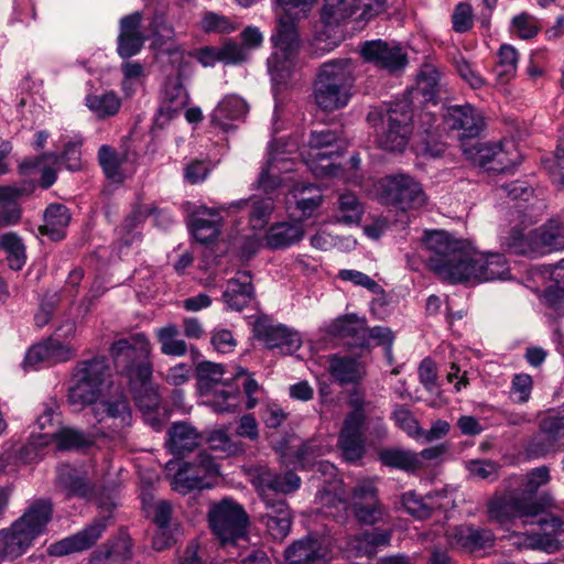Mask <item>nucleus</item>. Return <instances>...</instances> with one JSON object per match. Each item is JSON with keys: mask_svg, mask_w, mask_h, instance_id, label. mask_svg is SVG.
<instances>
[{"mask_svg": "<svg viewBox=\"0 0 564 564\" xmlns=\"http://www.w3.org/2000/svg\"><path fill=\"white\" fill-rule=\"evenodd\" d=\"M423 241L431 252L430 269L451 283L503 280L510 273L503 254L475 252L466 240L456 239L444 230L426 231Z\"/></svg>", "mask_w": 564, "mask_h": 564, "instance_id": "f257e3e1", "label": "nucleus"}, {"mask_svg": "<svg viewBox=\"0 0 564 564\" xmlns=\"http://www.w3.org/2000/svg\"><path fill=\"white\" fill-rule=\"evenodd\" d=\"M150 351V341L144 334L118 339L109 348L118 373L127 379L133 400L142 411H153L161 402L158 391L151 386L153 366Z\"/></svg>", "mask_w": 564, "mask_h": 564, "instance_id": "f03ea898", "label": "nucleus"}, {"mask_svg": "<svg viewBox=\"0 0 564 564\" xmlns=\"http://www.w3.org/2000/svg\"><path fill=\"white\" fill-rule=\"evenodd\" d=\"M317 1L276 0L284 15L271 36L274 51L268 58V69L274 80L285 82L291 76L300 46L296 21L306 18Z\"/></svg>", "mask_w": 564, "mask_h": 564, "instance_id": "7ed1b4c3", "label": "nucleus"}, {"mask_svg": "<svg viewBox=\"0 0 564 564\" xmlns=\"http://www.w3.org/2000/svg\"><path fill=\"white\" fill-rule=\"evenodd\" d=\"M246 373L241 367L204 360L196 366L197 388L202 394L213 392L209 403L216 412H235L242 399L238 380Z\"/></svg>", "mask_w": 564, "mask_h": 564, "instance_id": "20e7f679", "label": "nucleus"}, {"mask_svg": "<svg viewBox=\"0 0 564 564\" xmlns=\"http://www.w3.org/2000/svg\"><path fill=\"white\" fill-rule=\"evenodd\" d=\"M52 511L50 500H34L9 529L0 531V557L14 560L24 554L34 539L44 532Z\"/></svg>", "mask_w": 564, "mask_h": 564, "instance_id": "39448f33", "label": "nucleus"}, {"mask_svg": "<svg viewBox=\"0 0 564 564\" xmlns=\"http://www.w3.org/2000/svg\"><path fill=\"white\" fill-rule=\"evenodd\" d=\"M352 64L347 58L323 63L313 82V98L323 111H334L348 105L354 86Z\"/></svg>", "mask_w": 564, "mask_h": 564, "instance_id": "423d86ee", "label": "nucleus"}, {"mask_svg": "<svg viewBox=\"0 0 564 564\" xmlns=\"http://www.w3.org/2000/svg\"><path fill=\"white\" fill-rule=\"evenodd\" d=\"M208 521L221 549L228 553V560L240 556L238 549L247 542L246 530L249 523L243 508L232 500L225 499L210 508Z\"/></svg>", "mask_w": 564, "mask_h": 564, "instance_id": "0eeeda50", "label": "nucleus"}, {"mask_svg": "<svg viewBox=\"0 0 564 564\" xmlns=\"http://www.w3.org/2000/svg\"><path fill=\"white\" fill-rule=\"evenodd\" d=\"M381 203L401 210L419 209L426 204L427 196L422 184L406 173H393L378 182Z\"/></svg>", "mask_w": 564, "mask_h": 564, "instance_id": "6e6552de", "label": "nucleus"}, {"mask_svg": "<svg viewBox=\"0 0 564 564\" xmlns=\"http://www.w3.org/2000/svg\"><path fill=\"white\" fill-rule=\"evenodd\" d=\"M488 517L491 521L502 527H508L516 519L522 520L524 524L532 523L543 512V501L538 498L523 497L518 492H508L495 496L487 505Z\"/></svg>", "mask_w": 564, "mask_h": 564, "instance_id": "1a4fd4ad", "label": "nucleus"}, {"mask_svg": "<svg viewBox=\"0 0 564 564\" xmlns=\"http://www.w3.org/2000/svg\"><path fill=\"white\" fill-rule=\"evenodd\" d=\"M98 431L106 437H121L132 425V410L123 391L101 398L93 406Z\"/></svg>", "mask_w": 564, "mask_h": 564, "instance_id": "9d476101", "label": "nucleus"}, {"mask_svg": "<svg viewBox=\"0 0 564 564\" xmlns=\"http://www.w3.org/2000/svg\"><path fill=\"white\" fill-rule=\"evenodd\" d=\"M387 128L379 137V145L390 152H402L412 133L413 113L406 100L398 101L387 109Z\"/></svg>", "mask_w": 564, "mask_h": 564, "instance_id": "9b49d317", "label": "nucleus"}, {"mask_svg": "<svg viewBox=\"0 0 564 564\" xmlns=\"http://www.w3.org/2000/svg\"><path fill=\"white\" fill-rule=\"evenodd\" d=\"M219 467L206 452H200L192 462H183L173 478V489L182 495L192 490L209 488V477L217 476Z\"/></svg>", "mask_w": 564, "mask_h": 564, "instance_id": "f8f14e48", "label": "nucleus"}, {"mask_svg": "<svg viewBox=\"0 0 564 564\" xmlns=\"http://www.w3.org/2000/svg\"><path fill=\"white\" fill-rule=\"evenodd\" d=\"M250 476L264 505L265 499H278L275 496L292 494L301 486V478L292 470L276 473L267 466H257Z\"/></svg>", "mask_w": 564, "mask_h": 564, "instance_id": "ddd939ff", "label": "nucleus"}, {"mask_svg": "<svg viewBox=\"0 0 564 564\" xmlns=\"http://www.w3.org/2000/svg\"><path fill=\"white\" fill-rule=\"evenodd\" d=\"M360 55L367 63L390 74L403 69L408 64L406 53L394 41L388 42L381 39L365 41L360 45Z\"/></svg>", "mask_w": 564, "mask_h": 564, "instance_id": "4468645a", "label": "nucleus"}, {"mask_svg": "<svg viewBox=\"0 0 564 564\" xmlns=\"http://www.w3.org/2000/svg\"><path fill=\"white\" fill-rule=\"evenodd\" d=\"M386 9V0H325L322 9V20L325 24H339L357 11L359 19L370 20Z\"/></svg>", "mask_w": 564, "mask_h": 564, "instance_id": "2eb2a0df", "label": "nucleus"}, {"mask_svg": "<svg viewBox=\"0 0 564 564\" xmlns=\"http://www.w3.org/2000/svg\"><path fill=\"white\" fill-rule=\"evenodd\" d=\"M253 336L269 349L279 348L282 354L291 355L301 347L296 332L282 324H274L269 317L261 316L253 323Z\"/></svg>", "mask_w": 564, "mask_h": 564, "instance_id": "dca6fc26", "label": "nucleus"}, {"mask_svg": "<svg viewBox=\"0 0 564 564\" xmlns=\"http://www.w3.org/2000/svg\"><path fill=\"white\" fill-rule=\"evenodd\" d=\"M111 520V510L107 514L97 517L89 525L79 532L62 539L50 546V554L64 556L75 552L90 549L102 535Z\"/></svg>", "mask_w": 564, "mask_h": 564, "instance_id": "f3484780", "label": "nucleus"}, {"mask_svg": "<svg viewBox=\"0 0 564 564\" xmlns=\"http://www.w3.org/2000/svg\"><path fill=\"white\" fill-rule=\"evenodd\" d=\"M446 541L452 549L464 552H478L495 545L496 536L490 529L462 524L446 531Z\"/></svg>", "mask_w": 564, "mask_h": 564, "instance_id": "a211bd4d", "label": "nucleus"}, {"mask_svg": "<svg viewBox=\"0 0 564 564\" xmlns=\"http://www.w3.org/2000/svg\"><path fill=\"white\" fill-rule=\"evenodd\" d=\"M142 20L143 15L139 11L120 19L117 53L122 59H129L141 52L147 40L142 30Z\"/></svg>", "mask_w": 564, "mask_h": 564, "instance_id": "6ab92c4d", "label": "nucleus"}, {"mask_svg": "<svg viewBox=\"0 0 564 564\" xmlns=\"http://www.w3.org/2000/svg\"><path fill=\"white\" fill-rule=\"evenodd\" d=\"M76 356V349L55 337L33 345L25 354L23 366L37 367L41 364L56 365L66 362Z\"/></svg>", "mask_w": 564, "mask_h": 564, "instance_id": "aec40b11", "label": "nucleus"}, {"mask_svg": "<svg viewBox=\"0 0 564 564\" xmlns=\"http://www.w3.org/2000/svg\"><path fill=\"white\" fill-rule=\"evenodd\" d=\"M445 126L459 132V138H476L484 128V118L469 104L447 108L443 116Z\"/></svg>", "mask_w": 564, "mask_h": 564, "instance_id": "412c9836", "label": "nucleus"}, {"mask_svg": "<svg viewBox=\"0 0 564 564\" xmlns=\"http://www.w3.org/2000/svg\"><path fill=\"white\" fill-rule=\"evenodd\" d=\"M223 217L218 209L199 206L188 217V227L194 238L207 245L220 234Z\"/></svg>", "mask_w": 564, "mask_h": 564, "instance_id": "4be33fe9", "label": "nucleus"}, {"mask_svg": "<svg viewBox=\"0 0 564 564\" xmlns=\"http://www.w3.org/2000/svg\"><path fill=\"white\" fill-rule=\"evenodd\" d=\"M564 436L546 417L540 422L539 432L527 443L524 451L529 458L536 459L563 451Z\"/></svg>", "mask_w": 564, "mask_h": 564, "instance_id": "5701e85b", "label": "nucleus"}, {"mask_svg": "<svg viewBox=\"0 0 564 564\" xmlns=\"http://www.w3.org/2000/svg\"><path fill=\"white\" fill-rule=\"evenodd\" d=\"M82 141H69L65 144L61 155L55 153H45L43 155L23 160L19 169L22 173H29L41 166L44 161H51L54 164L64 166L65 169L77 172L82 169Z\"/></svg>", "mask_w": 564, "mask_h": 564, "instance_id": "b1692460", "label": "nucleus"}, {"mask_svg": "<svg viewBox=\"0 0 564 564\" xmlns=\"http://www.w3.org/2000/svg\"><path fill=\"white\" fill-rule=\"evenodd\" d=\"M191 62L182 58L177 75L167 78L165 82L160 111H166L169 117L183 109L189 101V95L183 84V77L187 69H191Z\"/></svg>", "mask_w": 564, "mask_h": 564, "instance_id": "393cba45", "label": "nucleus"}, {"mask_svg": "<svg viewBox=\"0 0 564 564\" xmlns=\"http://www.w3.org/2000/svg\"><path fill=\"white\" fill-rule=\"evenodd\" d=\"M543 509H545L544 505ZM530 521L538 523L543 533L530 535L529 546L545 551L557 549V538L564 533L563 519L543 510L540 516L531 518Z\"/></svg>", "mask_w": 564, "mask_h": 564, "instance_id": "a878e982", "label": "nucleus"}, {"mask_svg": "<svg viewBox=\"0 0 564 564\" xmlns=\"http://www.w3.org/2000/svg\"><path fill=\"white\" fill-rule=\"evenodd\" d=\"M55 482L56 487L68 498H88L94 490V486L86 474L69 464H62L57 467Z\"/></svg>", "mask_w": 564, "mask_h": 564, "instance_id": "bb28decb", "label": "nucleus"}, {"mask_svg": "<svg viewBox=\"0 0 564 564\" xmlns=\"http://www.w3.org/2000/svg\"><path fill=\"white\" fill-rule=\"evenodd\" d=\"M265 513L262 521L269 534L275 540H283L291 530L292 517L284 499H265Z\"/></svg>", "mask_w": 564, "mask_h": 564, "instance_id": "cd10ccee", "label": "nucleus"}, {"mask_svg": "<svg viewBox=\"0 0 564 564\" xmlns=\"http://www.w3.org/2000/svg\"><path fill=\"white\" fill-rule=\"evenodd\" d=\"M437 117L429 110L419 115L417 134L421 138L417 152L422 155L438 158L445 152L444 143L438 141Z\"/></svg>", "mask_w": 564, "mask_h": 564, "instance_id": "c85d7f7f", "label": "nucleus"}, {"mask_svg": "<svg viewBox=\"0 0 564 564\" xmlns=\"http://www.w3.org/2000/svg\"><path fill=\"white\" fill-rule=\"evenodd\" d=\"M254 290L248 271H240L231 278L223 293V300L228 308L242 311L252 301Z\"/></svg>", "mask_w": 564, "mask_h": 564, "instance_id": "c756f323", "label": "nucleus"}, {"mask_svg": "<svg viewBox=\"0 0 564 564\" xmlns=\"http://www.w3.org/2000/svg\"><path fill=\"white\" fill-rule=\"evenodd\" d=\"M354 416L344 420L341 431L338 436V447L341 451L344 459L348 463H356L365 455V441L362 435L364 425L356 424Z\"/></svg>", "mask_w": 564, "mask_h": 564, "instance_id": "7c9ffc66", "label": "nucleus"}, {"mask_svg": "<svg viewBox=\"0 0 564 564\" xmlns=\"http://www.w3.org/2000/svg\"><path fill=\"white\" fill-rule=\"evenodd\" d=\"M32 191L30 185H0V227L17 225L21 219V208L17 200Z\"/></svg>", "mask_w": 564, "mask_h": 564, "instance_id": "2f4dec72", "label": "nucleus"}, {"mask_svg": "<svg viewBox=\"0 0 564 564\" xmlns=\"http://www.w3.org/2000/svg\"><path fill=\"white\" fill-rule=\"evenodd\" d=\"M227 209L247 210L249 213V224L251 228L260 230L269 223L270 216L274 209V203L272 197L252 196L247 199L230 203Z\"/></svg>", "mask_w": 564, "mask_h": 564, "instance_id": "473e14b6", "label": "nucleus"}, {"mask_svg": "<svg viewBox=\"0 0 564 564\" xmlns=\"http://www.w3.org/2000/svg\"><path fill=\"white\" fill-rule=\"evenodd\" d=\"M328 372L340 386L358 383L366 375L361 361L349 356L333 355L329 358Z\"/></svg>", "mask_w": 564, "mask_h": 564, "instance_id": "72a5a7b5", "label": "nucleus"}, {"mask_svg": "<svg viewBox=\"0 0 564 564\" xmlns=\"http://www.w3.org/2000/svg\"><path fill=\"white\" fill-rule=\"evenodd\" d=\"M132 556V542L126 534L108 541L96 551L88 564H128Z\"/></svg>", "mask_w": 564, "mask_h": 564, "instance_id": "f704fd0d", "label": "nucleus"}, {"mask_svg": "<svg viewBox=\"0 0 564 564\" xmlns=\"http://www.w3.org/2000/svg\"><path fill=\"white\" fill-rule=\"evenodd\" d=\"M69 208L63 204H50L44 210V224L40 232L51 240L61 241L66 237V229L70 223Z\"/></svg>", "mask_w": 564, "mask_h": 564, "instance_id": "c9c22d12", "label": "nucleus"}, {"mask_svg": "<svg viewBox=\"0 0 564 564\" xmlns=\"http://www.w3.org/2000/svg\"><path fill=\"white\" fill-rule=\"evenodd\" d=\"M248 110L249 107L245 99L235 94L227 95L213 110L212 122L227 130L230 127V121L243 119Z\"/></svg>", "mask_w": 564, "mask_h": 564, "instance_id": "e433bc0d", "label": "nucleus"}, {"mask_svg": "<svg viewBox=\"0 0 564 564\" xmlns=\"http://www.w3.org/2000/svg\"><path fill=\"white\" fill-rule=\"evenodd\" d=\"M72 373L96 387L104 389L107 380L111 377V369L107 357L94 356L79 360L73 368Z\"/></svg>", "mask_w": 564, "mask_h": 564, "instance_id": "4c0bfd02", "label": "nucleus"}, {"mask_svg": "<svg viewBox=\"0 0 564 564\" xmlns=\"http://www.w3.org/2000/svg\"><path fill=\"white\" fill-rule=\"evenodd\" d=\"M333 334L350 339L349 344L360 348L368 346V327L364 318L354 314L337 318L332 325Z\"/></svg>", "mask_w": 564, "mask_h": 564, "instance_id": "58836bf2", "label": "nucleus"}, {"mask_svg": "<svg viewBox=\"0 0 564 564\" xmlns=\"http://www.w3.org/2000/svg\"><path fill=\"white\" fill-rule=\"evenodd\" d=\"M322 556L319 540L311 535L293 542L284 552L286 564H317Z\"/></svg>", "mask_w": 564, "mask_h": 564, "instance_id": "ea45409f", "label": "nucleus"}, {"mask_svg": "<svg viewBox=\"0 0 564 564\" xmlns=\"http://www.w3.org/2000/svg\"><path fill=\"white\" fill-rule=\"evenodd\" d=\"M155 212L154 207L135 203L131 212L126 216L122 224L118 228V235L122 245L129 247L141 240V232L138 228L142 223Z\"/></svg>", "mask_w": 564, "mask_h": 564, "instance_id": "a19ab883", "label": "nucleus"}, {"mask_svg": "<svg viewBox=\"0 0 564 564\" xmlns=\"http://www.w3.org/2000/svg\"><path fill=\"white\" fill-rule=\"evenodd\" d=\"M102 389L85 381L79 377L70 376L67 402L75 411H80L88 405H96L100 400Z\"/></svg>", "mask_w": 564, "mask_h": 564, "instance_id": "79ce46f5", "label": "nucleus"}, {"mask_svg": "<svg viewBox=\"0 0 564 564\" xmlns=\"http://www.w3.org/2000/svg\"><path fill=\"white\" fill-rule=\"evenodd\" d=\"M202 440L200 433L193 425L185 422L174 423L169 430L170 447L175 455L194 451L200 445Z\"/></svg>", "mask_w": 564, "mask_h": 564, "instance_id": "37998d69", "label": "nucleus"}, {"mask_svg": "<svg viewBox=\"0 0 564 564\" xmlns=\"http://www.w3.org/2000/svg\"><path fill=\"white\" fill-rule=\"evenodd\" d=\"M42 444L56 442L58 451H72L85 448L91 445L93 441L83 432L70 429L56 426L52 431H47L41 435Z\"/></svg>", "mask_w": 564, "mask_h": 564, "instance_id": "c03bdc74", "label": "nucleus"}, {"mask_svg": "<svg viewBox=\"0 0 564 564\" xmlns=\"http://www.w3.org/2000/svg\"><path fill=\"white\" fill-rule=\"evenodd\" d=\"M304 230L301 224L276 223L265 234L268 248L276 250L288 248L302 240Z\"/></svg>", "mask_w": 564, "mask_h": 564, "instance_id": "a18cd8bd", "label": "nucleus"}, {"mask_svg": "<svg viewBox=\"0 0 564 564\" xmlns=\"http://www.w3.org/2000/svg\"><path fill=\"white\" fill-rule=\"evenodd\" d=\"M501 243L508 251L519 256L535 258L540 256L535 230L524 234L519 228H512L501 238Z\"/></svg>", "mask_w": 564, "mask_h": 564, "instance_id": "49530a36", "label": "nucleus"}, {"mask_svg": "<svg viewBox=\"0 0 564 564\" xmlns=\"http://www.w3.org/2000/svg\"><path fill=\"white\" fill-rule=\"evenodd\" d=\"M98 163L105 176L115 183H122L124 173L122 165L127 161V155L119 153L115 148L102 144L98 150Z\"/></svg>", "mask_w": 564, "mask_h": 564, "instance_id": "de8ad7c7", "label": "nucleus"}, {"mask_svg": "<svg viewBox=\"0 0 564 564\" xmlns=\"http://www.w3.org/2000/svg\"><path fill=\"white\" fill-rule=\"evenodd\" d=\"M441 73L431 64H424L417 75L416 87L411 94L421 95L425 102L436 104L441 88Z\"/></svg>", "mask_w": 564, "mask_h": 564, "instance_id": "09e8293b", "label": "nucleus"}, {"mask_svg": "<svg viewBox=\"0 0 564 564\" xmlns=\"http://www.w3.org/2000/svg\"><path fill=\"white\" fill-rule=\"evenodd\" d=\"M379 460L382 465L404 471H414L421 467L419 456L406 449L384 448L379 453Z\"/></svg>", "mask_w": 564, "mask_h": 564, "instance_id": "8fccbe9b", "label": "nucleus"}, {"mask_svg": "<svg viewBox=\"0 0 564 564\" xmlns=\"http://www.w3.org/2000/svg\"><path fill=\"white\" fill-rule=\"evenodd\" d=\"M0 248L7 254L10 269L21 270L26 262V250L22 238L14 231H9L0 237Z\"/></svg>", "mask_w": 564, "mask_h": 564, "instance_id": "3c124183", "label": "nucleus"}, {"mask_svg": "<svg viewBox=\"0 0 564 564\" xmlns=\"http://www.w3.org/2000/svg\"><path fill=\"white\" fill-rule=\"evenodd\" d=\"M85 105L99 119H105L118 113L121 107V100L115 91H106L99 95H87Z\"/></svg>", "mask_w": 564, "mask_h": 564, "instance_id": "603ef678", "label": "nucleus"}, {"mask_svg": "<svg viewBox=\"0 0 564 564\" xmlns=\"http://www.w3.org/2000/svg\"><path fill=\"white\" fill-rule=\"evenodd\" d=\"M297 462L302 467L313 466L316 473L324 477V481L332 484L337 477V467L328 460L313 462L315 457V446L313 443H304L297 451Z\"/></svg>", "mask_w": 564, "mask_h": 564, "instance_id": "864d4df0", "label": "nucleus"}, {"mask_svg": "<svg viewBox=\"0 0 564 564\" xmlns=\"http://www.w3.org/2000/svg\"><path fill=\"white\" fill-rule=\"evenodd\" d=\"M540 256L564 249V227L546 224L535 228Z\"/></svg>", "mask_w": 564, "mask_h": 564, "instance_id": "5fc2aeb1", "label": "nucleus"}, {"mask_svg": "<svg viewBox=\"0 0 564 564\" xmlns=\"http://www.w3.org/2000/svg\"><path fill=\"white\" fill-rule=\"evenodd\" d=\"M180 330L176 325L170 324L156 330L161 351L166 356H184L187 352L185 340L178 339Z\"/></svg>", "mask_w": 564, "mask_h": 564, "instance_id": "6e6d98bb", "label": "nucleus"}, {"mask_svg": "<svg viewBox=\"0 0 564 564\" xmlns=\"http://www.w3.org/2000/svg\"><path fill=\"white\" fill-rule=\"evenodd\" d=\"M337 139V133L329 129L312 131L308 139L310 156L317 161L329 159L333 151H327L326 149L333 147Z\"/></svg>", "mask_w": 564, "mask_h": 564, "instance_id": "4d7b16f0", "label": "nucleus"}, {"mask_svg": "<svg viewBox=\"0 0 564 564\" xmlns=\"http://www.w3.org/2000/svg\"><path fill=\"white\" fill-rule=\"evenodd\" d=\"M362 213V206L352 193L339 196L337 221L345 225H357L361 220Z\"/></svg>", "mask_w": 564, "mask_h": 564, "instance_id": "13d9d810", "label": "nucleus"}, {"mask_svg": "<svg viewBox=\"0 0 564 564\" xmlns=\"http://www.w3.org/2000/svg\"><path fill=\"white\" fill-rule=\"evenodd\" d=\"M391 533L387 530L375 529L371 532H365L354 541V546L358 552H362L367 556L375 555L377 547L388 545Z\"/></svg>", "mask_w": 564, "mask_h": 564, "instance_id": "bf43d9fd", "label": "nucleus"}, {"mask_svg": "<svg viewBox=\"0 0 564 564\" xmlns=\"http://www.w3.org/2000/svg\"><path fill=\"white\" fill-rule=\"evenodd\" d=\"M519 61V53L514 46L502 44L497 53L495 72L498 77L509 79L514 76Z\"/></svg>", "mask_w": 564, "mask_h": 564, "instance_id": "052dcab7", "label": "nucleus"}, {"mask_svg": "<svg viewBox=\"0 0 564 564\" xmlns=\"http://www.w3.org/2000/svg\"><path fill=\"white\" fill-rule=\"evenodd\" d=\"M540 30V20L528 12H521L514 15L510 23L511 33L516 34L521 40L535 37Z\"/></svg>", "mask_w": 564, "mask_h": 564, "instance_id": "680f3d73", "label": "nucleus"}, {"mask_svg": "<svg viewBox=\"0 0 564 564\" xmlns=\"http://www.w3.org/2000/svg\"><path fill=\"white\" fill-rule=\"evenodd\" d=\"M427 500L430 498H423L414 490L406 491L401 496V505L405 512L419 520L430 518L433 512V507Z\"/></svg>", "mask_w": 564, "mask_h": 564, "instance_id": "e2e57ef3", "label": "nucleus"}, {"mask_svg": "<svg viewBox=\"0 0 564 564\" xmlns=\"http://www.w3.org/2000/svg\"><path fill=\"white\" fill-rule=\"evenodd\" d=\"M352 506V511L356 519L368 525H373L383 520V517L387 513L384 506L381 501L373 502H357Z\"/></svg>", "mask_w": 564, "mask_h": 564, "instance_id": "0e129e2a", "label": "nucleus"}, {"mask_svg": "<svg viewBox=\"0 0 564 564\" xmlns=\"http://www.w3.org/2000/svg\"><path fill=\"white\" fill-rule=\"evenodd\" d=\"M550 470L546 466H541L531 469L524 477L521 478V487L523 497L536 498L535 494L543 485L550 481Z\"/></svg>", "mask_w": 564, "mask_h": 564, "instance_id": "69168bd1", "label": "nucleus"}, {"mask_svg": "<svg viewBox=\"0 0 564 564\" xmlns=\"http://www.w3.org/2000/svg\"><path fill=\"white\" fill-rule=\"evenodd\" d=\"M378 477L362 478L357 481L351 490V505L357 502L380 501L378 497Z\"/></svg>", "mask_w": 564, "mask_h": 564, "instance_id": "338daca9", "label": "nucleus"}, {"mask_svg": "<svg viewBox=\"0 0 564 564\" xmlns=\"http://www.w3.org/2000/svg\"><path fill=\"white\" fill-rule=\"evenodd\" d=\"M466 469L473 478L494 481L499 477V465L490 459H470Z\"/></svg>", "mask_w": 564, "mask_h": 564, "instance_id": "774afa93", "label": "nucleus"}]
</instances>
